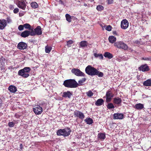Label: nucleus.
I'll return each mask as SVG.
<instances>
[{"label":"nucleus","mask_w":151,"mask_h":151,"mask_svg":"<svg viewBox=\"0 0 151 151\" xmlns=\"http://www.w3.org/2000/svg\"><path fill=\"white\" fill-rule=\"evenodd\" d=\"M123 114L121 113H115L114 114V119H121L123 118Z\"/></svg>","instance_id":"obj_16"},{"label":"nucleus","mask_w":151,"mask_h":151,"mask_svg":"<svg viewBox=\"0 0 151 151\" xmlns=\"http://www.w3.org/2000/svg\"><path fill=\"white\" fill-rule=\"evenodd\" d=\"M22 144H20V147H22Z\"/></svg>","instance_id":"obj_53"},{"label":"nucleus","mask_w":151,"mask_h":151,"mask_svg":"<svg viewBox=\"0 0 151 151\" xmlns=\"http://www.w3.org/2000/svg\"><path fill=\"white\" fill-rule=\"evenodd\" d=\"M29 35L34 36H35V34L32 31L28 30L24 31L22 32L21 34V36L24 38L27 37Z\"/></svg>","instance_id":"obj_6"},{"label":"nucleus","mask_w":151,"mask_h":151,"mask_svg":"<svg viewBox=\"0 0 151 151\" xmlns=\"http://www.w3.org/2000/svg\"><path fill=\"white\" fill-rule=\"evenodd\" d=\"M143 84L144 85L146 86H151V80L148 79L145 81Z\"/></svg>","instance_id":"obj_29"},{"label":"nucleus","mask_w":151,"mask_h":151,"mask_svg":"<svg viewBox=\"0 0 151 151\" xmlns=\"http://www.w3.org/2000/svg\"><path fill=\"white\" fill-rule=\"evenodd\" d=\"M104 27L107 30L109 31H111V27L110 25L105 26Z\"/></svg>","instance_id":"obj_39"},{"label":"nucleus","mask_w":151,"mask_h":151,"mask_svg":"<svg viewBox=\"0 0 151 151\" xmlns=\"http://www.w3.org/2000/svg\"><path fill=\"white\" fill-rule=\"evenodd\" d=\"M134 108L139 110H140L144 108V105L141 103L136 104L134 107Z\"/></svg>","instance_id":"obj_20"},{"label":"nucleus","mask_w":151,"mask_h":151,"mask_svg":"<svg viewBox=\"0 0 151 151\" xmlns=\"http://www.w3.org/2000/svg\"><path fill=\"white\" fill-rule=\"evenodd\" d=\"M86 94L88 97H91L93 96V93L91 91H89L86 93Z\"/></svg>","instance_id":"obj_36"},{"label":"nucleus","mask_w":151,"mask_h":151,"mask_svg":"<svg viewBox=\"0 0 151 151\" xmlns=\"http://www.w3.org/2000/svg\"><path fill=\"white\" fill-rule=\"evenodd\" d=\"M122 99L119 97L115 98L114 99L113 102L116 105H119L122 103Z\"/></svg>","instance_id":"obj_18"},{"label":"nucleus","mask_w":151,"mask_h":151,"mask_svg":"<svg viewBox=\"0 0 151 151\" xmlns=\"http://www.w3.org/2000/svg\"><path fill=\"white\" fill-rule=\"evenodd\" d=\"M142 59L145 60H151V58L145 57L142 58Z\"/></svg>","instance_id":"obj_43"},{"label":"nucleus","mask_w":151,"mask_h":151,"mask_svg":"<svg viewBox=\"0 0 151 151\" xmlns=\"http://www.w3.org/2000/svg\"><path fill=\"white\" fill-rule=\"evenodd\" d=\"M107 107L109 109H111L114 108V107L112 103H110L108 104Z\"/></svg>","instance_id":"obj_37"},{"label":"nucleus","mask_w":151,"mask_h":151,"mask_svg":"<svg viewBox=\"0 0 151 151\" xmlns=\"http://www.w3.org/2000/svg\"><path fill=\"white\" fill-rule=\"evenodd\" d=\"M1 100L0 99V107H1Z\"/></svg>","instance_id":"obj_51"},{"label":"nucleus","mask_w":151,"mask_h":151,"mask_svg":"<svg viewBox=\"0 0 151 151\" xmlns=\"http://www.w3.org/2000/svg\"><path fill=\"white\" fill-rule=\"evenodd\" d=\"M5 59L3 57H2L0 58V63L1 64V65H3V64L5 63Z\"/></svg>","instance_id":"obj_38"},{"label":"nucleus","mask_w":151,"mask_h":151,"mask_svg":"<svg viewBox=\"0 0 151 151\" xmlns=\"http://www.w3.org/2000/svg\"><path fill=\"white\" fill-rule=\"evenodd\" d=\"M19 9L17 8L15 9L13 11L14 12V13H17L19 12Z\"/></svg>","instance_id":"obj_44"},{"label":"nucleus","mask_w":151,"mask_h":151,"mask_svg":"<svg viewBox=\"0 0 151 151\" xmlns=\"http://www.w3.org/2000/svg\"><path fill=\"white\" fill-rule=\"evenodd\" d=\"M9 8L11 9H13L14 8L13 6L12 5H10L9 6Z\"/></svg>","instance_id":"obj_49"},{"label":"nucleus","mask_w":151,"mask_h":151,"mask_svg":"<svg viewBox=\"0 0 151 151\" xmlns=\"http://www.w3.org/2000/svg\"><path fill=\"white\" fill-rule=\"evenodd\" d=\"M32 32L34 33L35 35H40L42 34V31H41V28L40 26H38L36 28L32 29Z\"/></svg>","instance_id":"obj_10"},{"label":"nucleus","mask_w":151,"mask_h":151,"mask_svg":"<svg viewBox=\"0 0 151 151\" xmlns=\"http://www.w3.org/2000/svg\"><path fill=\"white\" fill-rule=\"evenodd\" d=\"M65 17L66 20L69 22H70L71 21V16L68 14H65Z\"/></svg>","instance_id":"obj_32"},{"label":"nucleus","mask_w":151,"mask_h":151,"mask_svg":"<svg viewBox=\"0 0 151 151\" xmlns=\"http://www.w3.org/2000/svg\"><path fill=\"white\" fill-rule=\"evenodd\" d=\"M106 101L109 102L110 101L111 98L113 97V95L111 91H108L106 93Z\"/></svg>","instance_id":"obj_15"},{"label":"nucleus","mask_w":151,"mask_h":151,"mask_svg":"<svg viewBox=\"0 0 151 151\" xmlns=\"http://www.w3.org/2000/svg\"><path fill=\"white\" fill-rule=\"evenodd\" d=\"M27 45L23 42H19L17 45V48L19 50H24L26 48Z\"/></svg>","instance_id":"obj_12"},{"label":"nucleus","mask_w":151,"mask_h":151,"mask_svg":"<svg viewBox=\"0 0 151 151\" xmlns=\"http://www.w3.org/2000/svg\"><path fill=\"white\" fill-rule=\"evenodd\" d=\"M31 6L34 9H35L37 8V7L38 6L37 3L35 2H32V3H31Z\"/></svg>","instance_id":"obj_33"},{"label":"nucleus","mask_w":151,"mask_h":151,"mask_svg":"<svg viewBox=\"0 0 151 151\" xmlns=\"http://www.w3.org/2000/svg\"><path fill=\"white\" fill-rule=\"evenodd\" d=\"M84 6H87V4H85L84 5Z\"/></svg>","instance_id":"obj_52"},{"label":"nucleus","mask_w":151,"mask_h":151,"mask_svg":"<svg viewBox=\"0 0 151 151\" xmlns=\"http://www.w3.org/2000/svg\"><path fill=\"white\" fill-rule=\"evenodd\" d=\"M104 56L106 58H107L109 59H111L113 57L112 55L109 52H105L104 54Z\"/></svg>","instance_id":"obj_25"},{"label":"nucleus","mask_w":151,"mask_h":151,"mask_svg":"<svg viewBox=\"0 0 151 151\" xmlns=\"http://www.w3.org/2000/svg\"><path fill=\"white\" fill-rule=\"evenodd\" d=\"M86 80V78H82L81 79L79 80L78 81V84L80 85H82L83 83Z\"/></svg>","instance_id":"obj_34"},{"label":"nucleus","mask_w":151,"mask_h":151,"mask_svg":"<svg viewBox=\"0 0 151 151\" xmlns=\"http://www.w3.org/2000/svg\"><path fill=\"white\" fill-rule=\"evenodd\" d=\"M24 27V25H20L19 26V27H18V29L19 30L21 31V30H23Z\"/></svg>","instance_id":"obj_42"},{"label":"nucleus","mask_w":151,"mask_h":151,"mask_svg":"<svg viewBox=\"0 0 151 151\" xmlns=\"http://www.w3.org/2000/svg\"><path fill=\"white\" fill-rule=\"evenodd\" d=\"M7 22L8 23L11 22H12V20L8 18L7 19Z\"/></svg>","instance_id":"obj_47"},{"label":"nucleus","mask_w":151,"mask_h":151,"mask_svg":"<svg viewBox=\"0 0 151 151\" xmlns=\"http://www.w3.org/2000/svg\"><path fill=\"white\" fill-rule=\"evenodd\" d=\"M99 57L101 59H102L103 58V55L101 54H100L99 55Z\"/></svg>","instance_id":"obj_48"},{"label":"nucleus","mask_w":151,"mask_h":151,"mask_svg":"<svg viewBox=\"0 0 151 151\" xmlns=\"http://www.w3.org/2000/svg\"><path fill=\"white\" fill-rule=\"evenodd\" d=\"M104 101L102 99H100L97 100L95 102V104L97 106L101 105L104 103Z\"/></svg>","instance_id":"obj_22"},{"label":"nucleus","mask_w":151,"mask_h":151,"mask_svg":"<svg viewBox=\"0 0 151 151\" xmlns=\"http://www.w3.org/2000/svg\"><path fill=\"white\" fill-rule=\"evenodd\" d=\"M73 42V40H70L67 42L66 45L68 47L71 46L70 45L72 44Z\"/></svg>","instance_id":"obj_35"},{"label":"nucleus","mask_w":151,"mask_h":151,"mask_svg":"<svg viewBox=\"0 0 151 151\" xmlns=\"http://www.w3.org/2000/svg\"><path fill=\"white\" fill-rule=\"evenodd\" d=\"M33 111L36 114L39 115L42 112L43 109L41 107L37 105L33 108Z\"/></svg>","instance_id":"obj_7"},{"label":"nucleus","mask_w":151,"mask_h":151,"mask_svg":"<svg viewBox=\"0 0 151 151\" xmlns=\"http://www.w3.org/2000/svg\"><path fill=\"white\" fill-rule=\"evenodd\" d=\"M15 123L13 122H9L8 124V126L10 127H14Z\"/></svg>","instance_id":"obj_41"},{"label":"nucleus","mask_w":151,"mask_h":151,"mask_svg":"<svg viewBox=\"0 0 151 151\" xmlns=\"http://www.w3.org/2000/svg\"><path fill=\"white\" fill-rule=\"evenodd\" d=\"M70 130L68 128H67L58 130L57 132V134L58 136L62 135L64 137H66L70 134Z\"/></svg>","instance_id":"obj_3"},{"label":"nucleus","mask_w":151,"mask_h":151,"mask_svg":"<svg viewBox=\"0 0 151 151\" xmlns=\"http://www.w3.org/2000/svg\"><path fill=\"white\" fill-rule=\"evenodd\" d=\"M72 92H71L70 91H68L64 92L62 96L64 98H68L70 99L72 97Z\"/></svg>","instance_id":"obj_13"},{"label":"nucleus","mask_w":151,"mask_h":151,"mask_svg":"<svg viewBox=\"0 0 151 151\" xmlns=\"http://www.w3.org/2000/svg\"><path fill=\"white\" fill-rule=\"evenodd\" d=\"M104 7L101 5H98L96 7V9L99 11H101L103 9Z\"/></svg>","instance_id":"obj_40"},{"label":"nucleus","mask_w":151,"mask_h":151,"mask_svg":"<svg viewBox=\"0 0 151 151\" xmlns=\"http://www.w3.org/2000/svg\"><path fill=\"white\" fill-rule=\"evenodd\" d=\"M30 70L31 69L29 67H26L24 68L23 69L19 70V71L28 73L30 71Z\"/></svg>","instance_id":"obj_26"},{"label":"nucleus","mask_w":151,"mask_h":151,"mask_svg":"<svg viewBox=\"0 0 151 151\" xmlns=\"http://www.w3.org/2000/svg\"><path fill=\"white\" fill-rule=\"evenodd\" d=\"M18 74L19 75L21 76L22 77L25 78L28 77L29 76V74L28 73H24V72H20V71H18Z\"/></svg>","instance_id":"obj_23"},{"label":"nucleus","mask_w":151,"mask_h":151,"mask_svg":"<svg viewBox=\"0 0 151 151\" xmlns=\"http://www.w3.org/2000/svg\"><path fill=\"white\" fill-rule=\"evenodd\" d=\"M139 69L140 70L143 72L147 71L149 70L148 66L146 64L141 65L139 67Z\"/></svg>","instance_id":"obj_17"},{"label":"nucleus","mask_w":151,"mask_h":151,"mask_svg":"<svg viewBox=\"0 0 151 151\" xmlns=\"http://www.w3.org/2000/svg\"><path fill=\"white\" fill-rule=\"evenodd\" d=\"M59 3L61 4H64L63 1L61 0H59Z\"/></svg>","instance_id":"obj_50"},{"label":"nucleus","mask_w":151,"mask_h":151,"mask_svg":"<svg viewBox=\"0 0 151 151\" xmlns=\"http://www.w3.org/2000/svg\"><path fill=\"white\" fill-rule=\"evenodd\" d=\"M63 84L65 87L70 88H76L78 86V83L74 79L65 80Z\"/></svg>","instance_id":"obj_2"},{"label":"nucleus","mask_w":151,"mask_h":151,"mask_svg":"<svg viewBox=\"0 0 151 151\" xmlns=\"http://www.w3.org/2000/svg\"><path fill=\"white\" fill-rule=\"evenodd\" d=\"M9 90L11 93H14L17 91L16 87L13 85H11L8 88Z\"/></svg>","instance_id":"obj_19"},{"label":"nucleus","mask_w":151,"mask_h":151,"mask_svg":"<svg viewBox=\"0 0 151 151\" xmlns=\"http://www.w3.org/2000/svg\"><path fill=\"white\" fill-rule=\"evenodd\" d=\"M74 115L76 117H78L80 119H83L84 117V115L81 112L76 111L74 112Z\"/></svg>","instance_id":"obj_11"},{"label":"nucleus","mask_w":151,"mask_h":151,"mask_svg":"<svg viewBox=\"0 0 151 151\" xmlns=\"http://www.w3.org/2000/svg\"><path fill=\"white\" fill-rule=\"evenodd\" d=\"M52 49V47L50 46L47 45L45 47V52L47 53H49Z\"/></svg>","instance_id":"obj_31"},{"label":"nucleus","mask_w":151,"mask_h":151,"mask_svg":"<svg viewBox=\"0 0 151 151\" xmlns=\"http://www.w3.org/2000/svg\"><path fill=\"white\" fill-rule=\"evenodd\" d=\"M6 21L4 19H0V29H3L6 25Z\"/></svg>","instance_id":"obj_14"},{"label":"nucleus","mask_w":151,"mask_h":151,"mask_svg":"<svg viewBox=\"0 0 151 151\" xmlns=\"http://www.w3.org/2000/svg\"><path fill=\"white\" fill-rule=\"evenodd\" d=\"M99 55L100 54H98L95 53L94 54V56H95V57L97 58L98 57H99Z\"/></svg>","instance_id":"obj_46"},{"label":"nucleus","mask_w":151,"mask_h":151,"mask_svg":"<svg viewBox=\"0 0 151 151\" xmlns=\"http://www.w3.org/2000/svg\"><path fill=\"white\" fill-rule=\"evenodd\" d=\"M85 71L87 74L91 76L97 75L99 77H102L103 76V73L99 71L89 65L86 68Z\"/></svg>","instance_id":"obj_1"},{"label":"nucleus","mask_w":151,"mask_h":151,"mask_svg":"<svg viewBox=\"0 0 151 151\" xmlns=\"http://www.w3.org/2000/svg\"><path fill=\"white\" fill-rule=\"evenodd\" d=\"M150 132H151V130H150Z\"/></svg>","instance_id":"obj_54"},{"label":"nucleus","mask_w":151,"mask_h":151,"mask_svg":"<svg viewBox=\"0 0 151 151\" xmlns=\"http://www.w3.org/2000/svg\"><path fill=\"white\" fill-rule=\"evenodd\" d=\"M80 46L81 47H84L88 45V43L86 41H82L80 43Z\"/></svg>","instance_id":"obj_30"},{"label":"nucleus","mask_w":151,"mask_h":151,"mask_svg":"<svg viewBox=\"0 0 151 151\" xmlns=\"http://www.w3.org/2000/svg\"><path fill=\"white\" fill-rule=\"evenodd\" d=\"M121 26L122 29H127L129 26V22L126 19L122 20L121 22Z\"/></svg>","instance_id":"obj_9"},{"label":"nucleus","mask_w":151,"mask_h":151,"mask_svg":"<svg viewBox=\"0 0 151 151\" xmlns=\"http://www.w3.org/2000/svg\"><path fill=\"white\" fill-rule=\"evenodd\" d=\"M114 45L118 48H121L126 50L127 49L128 46L124 42L122 41L117 42L114 43Z\"/></svg>","instance_id":"obj_4"},{"label":"nucleus","mask_w":151,"mask_h":151,"mask_svg":"<svg viewBox=\"0 0 151 151\" xmlns=\"http://www.w3.org/2000/svg\"><path fill=\"white\" fill-rule=\"evenodd\" d=\"M107 1L108 4H111L113 3V0H107Z\"/></svg>","instance_id":"obj_45"},{"label":"nucleus","mask_w":151,"mask_h":151,"mask_svg":"<svg viewBox=\"0 0 151 151\" xmlns=\"http://www.w3.org/2000/svg\"><path fill=\"white\" fill-rule=\"evenodd\" d=\"M24 27L25 29H29L28 31H32V29L34 28L32 27L28 23H26L24 24Z\"/></svg>","instance_id":"obj_21"},{"label":"nucleus","mask_w":151,"mask_h":151,"mask_svg":"<svg viewBox=\"0 0 151 151\" xmlns=\"http://www.w3.org/2000/svg\"><path fill=\"white\" fill-rule=\"evenodd\" d=\"M84 121L88 124H91L93 122V119L90 118H86L84 120Z\"/></svg>","instance_id":"obj_27"},{"label":"nucleus","mask_w":151,"mask_h":151,"mask_svg":"<svg viewBox=\"0 0 151 151\" xmlns=\"http://www.w3.org/2000/svg\"><path fill=\"white\" fill-rule=\"evenodd\" d=\"M17 6L23 10H24L26 7L25 2L24 1H19L17 3Z\"/></svg>","instance_id":"obj_8"},{"label":"nucleus","mask_w":151,"mask_h":151,"mask_svg":"<svg viewBox=\"0 0 151 151\" xmlns=\"http://www.w3.org/2000/svg\"><path fill=\"white\" fill-rule=\"evenodd\" d=\"M72 73L78 76H85V74L81 72L79 69L77 68H73L71 70Z\"/></svg>","instance_id":"obj_5"},{"label":"nucleus","mask_w":151,"mask_h":151,"mask_svg":"<svg viewBox=\"0 0 151 151\" xmlns=\"http://www.w3.org/2000/svg\"><path fill=\"white\" fill-rule=\"evenodd\" d=\"M109 42L111 43H114L116 40V38L114 36H109Z\"/></svg>","instance_id":"obj_28"},{"label":"nucleus","mask_w":151,"mask_h":151,"mask_svg":"<svg viewBox=\"0 0 151 151\" xmlns=\"http://www.w3.org/2000/svg\"><path fill=\"white\" fill-rule=\"evenodd\" d=\"M98 137L100 139L104 140L105 138V133H99L98 135Z\"/></svg>","instance_id":"obj_24"}]
</instances>
